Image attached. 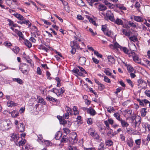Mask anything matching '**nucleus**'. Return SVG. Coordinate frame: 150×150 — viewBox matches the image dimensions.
I'll return each mask as SVG.
<instances>
[{"mask_svg":"<svg viewBox=\"0 0 150 150\" xmlns=\"http://www.w3.org/2000/svg\"><path fill=\"white\" fill-rule=\"evenodd\" d=\"M70 45L72 48L70 52L72 54H74L76 52V50L78 49L80 47L79 44L77 42V41H73L71 42Z\"/></svg>","mask_w":150,"mask_h":150,"instance_id":"nucleus-1","label":"nucleus"},{"mask_svg":"<svg viewBox=\"0 0 150 150\" xmlns=\"http://www.w3.org/2000/svg\"><path fill=\"white\" fill-rule=\"evenodd\" d=\"M135 115H133V116H132L130 117V118L131 119V121L132 123H133L134 124L135 127H136L137 126H138L141 123V121H140L141 118L139 117L138 118V119L137 120V118H136Z\"/></svg>","mask_w":150,"mask_h":150,"instance_id":"nucleus-2","label":"nucleus"},{"mask_svg":"<svg viewBox=\"0 0 150 150\" xmlns=\"http://www.w3.org/2000/svg\"><path fill=\"white\" fill-rule=\"evenodd\" d=\"M21 71L24 74L27 75L28 74V70L29 69V66L25 63H23L21 67H20Z\"/></svg>","mask_w":150,"mask_h":150,"instance_id":"nucleus-3","label":"nucleus"},{"mask_svg":"<svg viewBox=\"0 0 150 150\" xmlns=\"http://www.w3.org/2000/svg\"><path fill=\"white\" fill-rule=\"evenodd\" d=\"M106 16L108 18L109 20L112 22L115 19L114 16L112 12L110 11H108L106 13Z\"/></svg>","mask_w":150,"mask_h":150,"instance_id":"nucleus-4","label":"nucleus"},{"mask_svg":"<svg viewBox=\"0 0 150 150\" xmlns=\"http://www.w3.org/2000/svg\"><path fill=\"white\" fill-rule=\"evenodd\" d=\"M25 126L23 123H20L16 127L17 130L18 132H23L24 131Z\"/></svg>","mask_w":150,"mask_h":150,"instance_id":"nucleus-5","label":"nucleus"},{"mask_svg":"<svg viewBox=\"0 0 150 150\" xmlns=\"http://www.w3.org/2000/svg\"><path fill=\"white\" fill-rule=\"evenodd\" d=\"M95 5H98V9L100 11H104L107 9V7L103 4H99L98 3L94 4Z\"/></svg>","mask_w":150,"mask_h":150,"instance_id":"nucleus-6","label":"nucleus"},{"mask_svg":"<svg viewBox=\"0 0 150 150\" xmlns=\"http://www.w3.org/2000/svg\"><path fill=\"white\" fill-rule=\"evenodd\" d=\"M107 59L108 60V62H109V64H115V60L112 56L111 55H108L107 57Z\"/></svg>","mask_w":150,"mask_h":150,"instance_id":"nucleus-7","label":"nucleus"},{"mask_svg":"<svg viewBox=\"0 0 150 150\" xmlns=\"http://www.w3.org/2000/svg\"><path fill=\"white\" fill-rule=\"evenodd\" d=\"M99 130L101 134L104 135L105 133L106 128L104 125H102L98 126Z\"/></svg>","mask_w":150,"mask_h":150,"instance_id":"nucleus-8","label":"nucleus"},{"mask_svg":"<svg viewBox=\"0 0 150 150\" xmlns=\"http://www.w3.org/2000/svg\"><path fill=\"white\" fill-rule=\"evenodd\" d=\"M86 60V59L85 57H79V63L82 65H85Z\"/></svg>","mask_w":150,"mask_h":150,"instance_id":"nucleus-9","label":"nucleus"},{"mask_svg":"<svg viewBox=\"0 0 150 150\" xmlns=\"http://www.w3.org/2000/svg\"><path fill=\"white\" fill-rule=\"evenodd\" d=\"M112 22L118 25H122L123 24V21L120 19L117 18L116 20L115 19H114V21Z\"/></svg>","mask_w":150,"mask_h":150,"instance_id":"nucleus-10","label":"nucleus"},{"mask_svg":"<svg viewBox=\"0 0 150 150\" xmlns=\"http://www.w3.org/2000/svg\"><path fill=\"white\" fill-rule=\"evenodd\" d=\"M87 113L90 114L92 116H94L96 114V111L93 108H88L87 110Z\"/></svg>","mask_w":150,"mask_h":150,"instance_id":"nucleus-11","label":"nucleus"},{"mask_svg":"<svg viewBox=\"0 0 150 150\" xmlns=\"http://www.w3.org/2000/svg\"><path fill=\"white\" fill-rule=\"evenodd\" d=\"M62 135V132L61 131L57 132L55 136V138L56 140H59Z\"/></svg>","mask_w":150,"mask_h":150,"instance_id":"nucleus-12","label":"nucleus"},{"mask_svg":"<svg viewBox=\"0 0 150 150\" xmlns=\"http://www.w3.org/2000/svg\"><path fill=\"white\" fill-rule=\"evenodd\" d=\"M37 99L38 100V103L42 104L43 105H45L46 104V103L45 102L43 99L40 96H38L37 97Z\"/></svg>","mask_w":150,"mask_h":150,"instance_id":"nucleus-13","label":"nucleus"},{"mask_svg":"<svg viewBox=\"0 0 150 150\" xmlns=\"http://www.w3.org/2000/svg\"><path fill=\"white\" fill-rule=\"evenodd\" d=\"M116 7L119 8L120 9L122 10H127L126 8L124 6L123 4H116Z\"/></svg>","mask_w":150,"mask_h":150,"instance_id":"nucleus-14","label":"nucleus"},{"mask_svg":"<svg viewBox=\"0 0 150 150\" xmlns=\"http://www.w3.org/2000/svg\"><path fill=\"white\" fill-rule=\"evenodd\" d=\"M11 140L13 141H17L19 138V135L15 133H13L11 134Z\"/></svg>","mask_w":150,"mask_h":150,"instance_id":"nucleus-15","label":"nucleus"},{"mask_svg":"<svg viewBox=\"0 0 150 150\" xmlns=\"http://www.w3.org/2000/svg\"><path fill=\"white\" fill-rule=\"evenodd\" d=\"M13 15L14 16L21 21L25 20L24 18L20 14L16 13L14 14Z\"/></svg>","mask_w":150,"mask_h":150,"instance_id":"nucleus-16","label":"nucleus"},{"mask_svg":"<svg viewBox=\"0 0 150 150\" xmlns=\"http://www.w3.org/2000/svg\"><path fill=\"white\" fill-rule=\"evenodd\" d=\"M72 71L73 73L77 74L79 76H82L83 75V73L80 71L79 70L76 68H74Z\"/></svg>","mask_w":150,"mask_h":150,"instance_id":"nucleus-17","label":"nucleus"},{"mask_svg":"<svg viewBox=\"0 0 150 150\" xmlns=\"http://www.w3.org/2000/svg\"><path fill=\"white\" fill-rule=\"evenodd\" d=\"M47 100L49 101H51L53 102H56L57 101V100L56 99L50 96H48L46 98Z\"/></svg>","mask_w":150,"mask_h":150,"instance_id":"nucleus-18","label":"nucleus"},{"mask_svg":"<svg viewBox=\"0 0 150 150\" xmlns=\"http://www.w3.org/2000/svg\"><path fill=\"white\" fill-rule=\"evenodd\" d=\"M76 2L80 6H83L85 5V3L82 0H76Z\"/></svg>","mask_w":150,"mask_h":150,"instance_id":"nucleus-19","label":"nucleus"},{"mask_svg":"<svg viewBox=\"0 0 150 150\" xmlns=\"http://www.w3.org/2000/svg\"><path fill=\"white\" fill-rule=\"evenodd\" d=\"M121 49L120 50L123 51L124 53L126 54H128L129 52H130V50H131V49H128L126 47H121Z\"/></svg>","mask_w":150,"mask_h":150,"instance_id":"nucleus-20","label":"nucleus"},{"mask_svg":"<svg viewBox=\"0 0 150 150\" xmlns=\"http://www.w3.org/2000/svg\"><path fill=\"white\" fill-rule=\"evenodd\" d=\"M40 143L42 145H45L47 146H51L52 145L51 141H40Z\"/></svg>","mask_w":150,"mask_h":150,"instance_id":"nucleus-21","label":"nucleus"},{"mask_svg":"<svg viewBox=\"0 0 150 150\" xmlns=\"http://www.w3.org/2000/svg\"><path fill=\"white\" fill-rule=\"evenodd\" d=\"M146 110V108H143L141 110L140 112L142 116L144 117L146 116L147 113V111Z\"/></svg>","mask_w":150,"mask_h":150,"instance_id":"nucleus-22","label":"nucleus"},{"mask_svg":"<svg viewBox=\"0 0 150 150\" xmlns=\"http://www.w3.org/2000/svg\"><path fill=\"white\" fill-rule=\"evenodd\" d=\"M17 105V104L15 103L13 101L9 100L7 102V105L8 107H11L12 106H16Z\"/></svg>","mask_w":150,"mask_h":150,"instance_id":"nucleus-23","label":"nucleus"},{"mask_svg":"<svg viewBox=\"0 0 150 150\" xmlns=\"http://www.w3.org/2000/svg\"><path fill=\"white\" fill-rule=\"evenodd\" d=\"M133 60L135 62L138 64H141V60L137 55H135L133 57Z\"/></svg>","mask_w":150,"mask_h":150,"instance_id":"nucleus-24","label":"nucleus"},{"mask_svg":"<svg viewBox=\"0 0 150 150\" xmlns=\"http://www.w3.org/2000/svg\"><path fill=\"white\" fill-rule=\"evenodd\" d=\"M134 19L135 21L138 22H142L143 21L142 18L140 16H134Z\"/></svg>","mask_w":150,"mask_h":150,"instance_id":"nucleus-25","label":"nucleus"},{"mask_svg":"<svg viewBox=\"0 0 150 150\" xmlns=\"http://www.w3.org/2000/svg\"><path fill=\"white\" fill-rule=\"evenodd\" d=\"M73 110L74 112V114L75 115H77L79 114V112L78 110V108L77 106H74L73 107Z\"/></svg>","mask_w":150,"mask_h":150,"instance_id":"nucleus-26","label":"nucleus"},{"mask_svg":"<svg viewBox=\"0 0 150 150\" xmlns=\"http://www.w3.org/2000/svg\"><path fill=\"white\" fill-rule=\"evenodd\" d=\"M120 122L121 123L122 126L123 127H127L129 125V124L128 123L126 122L125 120H122V119L121 120Z\"/></svg>","mask_w":150,"mask_h":150,"instance_id":"nucleus-27","label":"nucleus"},{"mask_svg":"<svg viewBox=\"0 0 150 150\" xmlns=\"http://www.w3.org/2000/svg\"><path fill=\"white\" fill-rule=\"evenodd\" d=\"M25 41V45L29 48H30L32 47V44L31 42L28 40L25 39L23 40Z\"/></svg>","mask_w":150,"mask_h":150,"instance_id":"nucleus-28","label":"nucleus"},{"mask_svg":"<svg viewBox=\"0 0 150 150\" xmlns=\"http://www.w3.org/2000/svg\"><path fill=\"white\" fill-rule=\"evenodd\" d=\"M127 69L129 72H135V70L131 66L129 65L127 67Z\"/></svg>","mask_w":150,"mask_h":150,"instance_id":"nucleus-29","label":"nucleus"},{"mask_svg":"<svg viewBox=\"0 0 150 150\" xmlns=\"http://www.w3.org/2000/svg\"><path fill=\"white\" fill-rule=\"evenodd\" d=\"M14 142L16 145L19 146H22L25 143V141H14Z\"/></svg>","mask_w":150,"mask_h":150,"instance_id":"nucleus-30","label":"nucleus"},{"mask_svg":"<svg viewBox=\"0 0 150 150\" xmlns=\"http://www.w3.org/2000/svg\"><path fill=\"white\" fill-rule=\"evenodd\" d=\"M38 47V49L40 50H44L46 52H48V51L49 50V49L45 47V46L42 45H39Z\"/></svg>","mask_w":150,"mask_h":150,"instance_id":"nucleus-31","label":"nucleus"},{"mask_svg":"<svg viewBox=\"0 0 150 150\" xmlns=\"http://www.w3.org/2000/svg\"><path fill=\"white\" fill-rule=\"evenodd\" d=\"M108 28L107 27V24H105V25H102L101 30L104 33L106 31L108 30Z\"/></svg>","mask_w":150,"mask_h":150,"instance_id":"nucleus-32","label":"nucleus"},{"mask_svg":"<svg viewBox=\"0 0 150 150\" xmlns=\"http://www.w3.org/2000/svg\"><path fill=\"white\" fill-rule=\"evenodd\" d=\"M13 81H14L17 82L18 83L20 84H22L23 83L22 80L19 78H13Z\"/></svg>","mask_w":150,"mask_h":150,"instance_id":"nucleus-33","label":"nucleus"},{"mask_svg":"<svg viewBox=\"0 0 150 150\" xmlns=\"http://www.w3.org/2000/svg\"><path fill=\"white\" fill-rule=\"evenodd\" d=\"M113 115L114 116L116 117V119L119 121L120 122L121 121V120H122V119L121 118L120 115L118 113H115Z\"/></svg>","mask_w":150,"mask_h":150,"instance_id":"nucleus-34","label":"nucleus"},{"mask_svg":"<svg viewBox=\"0 0 150 150\" xmlns=\"http://www.w3.org/2000/svg\"><path fill=\"white\" fill-rule=\"evenodd\" d=\"M105 88V85L102 83L99 84V85L98 86V89L100 91L103 90Z\"/></svg>","mask_w":150,"mask_h":150,"instance_id":"nucleus-35","label":"nucleus"},{"mask_svg":"<svg viewBox=\"0 0 150 150\" xmlns=\"http://www.w3.org/2000/svg\"><path fill=\"white\" fill-rule=\"evenodd\" d=\"M19 48L17 46H15L12 49V51L16 54H18L19 51Z\"/></svg>","mask_w":150,"mask_h":150,"instance_id":"nucleus-36","label":"nucleus"},{"mask_svg":"<svg viewBox=\"0 0 150 150\" xmlns=\"http://www.w3.org/2000/svg\"><path fill=\"white\" fill-rule=\"evenodd\" d=\"M128 55V57H132L133 58V57L134 56H135V54L134 52L133 51V50H130V52H129L128 54H127Z\"/></svg>","mask_w":150,"mask_h":150,"instance_id":"nucleus-37","label":"nucleus"},{"mask_svg":"<svg viewBox=\"0 0 150 150\" xmlns=\"http://www.w3.org/2000/svg\"><path fill=\"white\" fill-rule=\"evenodd\" d=\"M66 112L68 113L70 115L71 114L72 112V110L69 107L67 106H66Z\"/></svg>","mask_w":150,"mask_h":150,"instance_id":"nucleus-38","label":"nucleus"},{"mask_svg":"<svg viewBox=\"0 0 150 150\" xmlns=\"http://www.w3.org/2000/svg\"><path fill=\"white\" fill-rule=\"evenodd\" d=\"M18 113L16 111L13 110L11 112V115L13 117H16L18 116Z\"/></svg>","mask_w":150,"mask_h":150,"instance_id":"nucleus-39","label":"nucleus"},{"mask_svg":"<svg viewBox=\"0 0 150 150\" xmlns=\"http://www.w3.org/2000/svg\"><path fill=\"white\" fill-rule=\"evenodd\" d=\"M129 39L130 40L132 41L133 42H135L138 41L137 38L136 37L134 36L130 37H129Z\"/></svg>","mask_w":150,"mask_h":150,"instance_id":"nucleus-40","label":"nucleus"},{"mask_svg":"<svg viewBox=\"0 0 150 150\" xmlns=\"http://www.w3.org/2000/svg\"><path fill=\"white\" fill-rule=\"evenodd\" d=\"M104 33L105 35L107 36L108 37L111 36V31L109 30V29L108 30L106 31Z\"/></svg>","mask_w":150,"mask_h":150,"instance_id":"nucleus-41","label":"nucleus"},{"mask_svg":"<svg viewBox=\"0 0 150 150\" xmlns=\"http://www.w3.org/2000/svg\"><path fill=\"white\" fill-rule=\"evenodd\" d=\"M65 119L63 118L62 120L60 121V123L64 126H65L67 124V120H66Z\"/></svg>","mask_w":150,"mask_h":150,"instance_id":"nucleus-42","label":"nucleus"},{"mask_svg":"<svg viewBox=\"0 0 150 150\" xmlns=\"http://www.w3.org/2000/svg\"><path fill=\"white\" fill-rule=\"evenodd\" d=\"M144 62L145 63H142V64L143 65H146L147 66H150V61L147 60H145L144 61Z\"/></svg>","mask_w":150,"mask_h":150,"instance_id":"nucleus-43","label":"nucleus"},{"mask_svg":"<svg viewBox=\"0 0 150 150\" xmlns=\"http://www.w3.org/2000/svg\"><path fill=\"white\" fill-rule=\"evenodd\" d=\"M94 54L96 55L97 57L100 58H102L103 56L102 54H100L98 51H95L94 52Z\"/></svg>","mask_w":150,"mask_h":150,"instance_id":"nucleus-44","label":"nucleus"},{"mask_svg":"<svg viewBox=\"0 0 150 150\" xmlns=\"http://www.w3.org/2000/svg\"><path fill=\"white\" fill-rule=\"evenodd\" d=\"M24 21V24H26L28 25V27H29L31 26V24L30 23V21L28 20H25H25Z\"/></svg>","mask_w":150,"mask_h":150,"instance_id":"nucleus-45","label":"nucleus"},{"mask_svg":"<svg viewBox=\"0 0 150 150\" xmlns=\"http://www.w3.org/2000/svg\"><path fill=\"white\" fill-rule=\"evenodd\" d=\"M88 19H89L90 22L92 23L93 25H96V22L93 18H91L90 17H88Z\"/></svg>","mask_w":150,"mask_h":150,"instance_id":"nucleus-46","label":"nucleus"},{"mask_svg":"<svg viewBox=\"0 0 150 150\" xmlns=\"http://www.w3.org/2000/svg\"><path fill=\"white\" fill-rule=\"evenodd\" d=\"M94 131L92 128H90L88 129V132L89 134L92 136L93 135V134H94Z\"/></svg>","mask_w":150,"mask_h":150,"instance_id":"nucleus-47","label":"nucleus"},{"mask_svg":"<svg viewBox=\"0 0 150 150\" xmlns=\"http://www.w3.org/2000/svg\"><path fill=\"white\" fill-rule=\"evenodd\" d=\"M137 81V83H138V84H137V85L138 86L140 85L143 83L144 82L145 83V84L146 85V82H144V81L142 80V79H139Z\"/></svg>","mask_w":150,"mask_h":150,"instance_id":"nucleus-48","label":"nucleus"},{"mask_svg":"<svg viewBox=\"0 0 150 150\" xmlns=\"http://www.w3.org/2000/svg\"><path fill=\"white\" fill-rule=\"evenodd\" d=\"M87 122L88 124L90 125H91L93 123L92 119L91 118H88L86 121Z\"/></svg>","mask_w":150,"mask_h":150,"instance_id":"nucleus-49","label":"nucleus"},{"mask_svg":"<svg viewBox=\"0 0 150 150\" xmlns=\"http://www.w3.org/2000/svg\"><path fill=\"white\" fill-rule=\"evenodd\" d=\"M92 136L95 139L97 140L99 139L100 137L99 135L97 133H94V134H93V135Z\"/></svg>","mask_w":150,"mask_h":150,"instance_id":"nucleus-50","label":"nucleus"},{"mask_svg":"<svg viewBox=\"0 0 150 150\" xmlns=\"http://www.w3.org/2000/svg\"><path fill=\"white\" fill-rule=\"evenodd\" d=\"M108 68H107L105 69V71H104V73L106 74L107 75L111 76L112 75V73H110L109 71L107 70V69H108Z\"/></svg>","mask_w":150,"mask_h":150,"instance_id":"nucleus-51","label":"nucleus"},{"mask_svg":"<svg viewBox=\"0 0 150 150\" xmlns=\"http://www.w3.org/2000/svg\"><path fill=\"white\" fill-rule=\"evenodd\" d=\"M46 75L47 77V79L49 80H51L52 79V78L50 76L51 75V74L48 71H46Z\"/></svg>","mask_w":150,"mask_h":150,"instance_id":"nucleus-52","label":"nucleus"},{"mask_svg":"<svg viewBox=\"0 0 150 150\" xmlns=\"http://www.w3.org/2000/svg\"><path fill=\"white\" fill-rule=\"evenodd\" d=\"M122 32L123 34H125L126 36H129L130 35L129 33L127 32L126 30L124 29L122 30Z\"/></svg>","mask_w":150,"mask_h":150,"instance_id":"nucleus-53","label":"nucleus"},{"mask_svg":"<svg viewBox=\"0 0 150 150\" xmlns=\"http://www.w3.org/2000/svg\"><path fill=\"white\" fill-rule=\"evenodd\" d=\"M104 81L108 83H110L111 81L110 79L107 76H104Z\"/></svg>","mask_w":150,"mask_h":150,"instance_id":"nucleus-54","label":"nucleus"},{"mask_svg":"<svg viewBox=\"0 0 150 150\" xmlns=\"http://www.w3.org/2000/svg\"><path fill=\"white\" fill-rule=\"evenodd\" d=\"M107 111L111 113V111H115V109L113 107H110L108 108Z\"/></svg>","mask_w":150,"mask_h":150,"instance_id":"nucleus-55","label":"nucleus"},{"mask_svg":"<svg viewBox=\"0 0 150 150\" xmlns=\"http://www.w3.org/2000/svg\"><path fill=\"white\" fill-rule=\"evenodd\" d=\"M128 25H130L131 27H133L134 28H136L137 27L136 25L134 23L130 21L128 22Z\"/></svg>","mask_w":150,"mask_h":150,"instance_id":"nucleus-56","label":"nucleus"},{"mask_svg":"<svg viewBox=\"0 0 150 150\" xmlns=\"http://www.w3.org/2000/svg\"><path fill=\"white\" fill-rule=\"evenodd\" d=\"M127 81L129 84L130 85L132 88H133L134 86V84L129 79H127Z\"/></svg>","mask_w":150,"mask_h":150,"instance_id":"nucleus-57","label":"nucleus"},{"mask_svg":"<svg viewBox=\"0 0 150 150\" xmlns=\"http://www.w3.org/2000/svg\"><path fill=\"white\" fill-rule=\"evenodd\" d=\"M140 4L139 3L138 1H136L135 3L134 6L136 8H138L139 9H137V10L139 11V8L140 7Z\"/></svg>","mask_w":150,"mask_h":150,"instance_id":"nucleus-58","label":"nucleus"},{"mask_svg":"<svg viewBox=\"0 0 150 150\" xmlns=\"http://www.w3.org/2000/svg\"><path fill=\"white\" fill-rule=\"evenodd\" d=\"M69 115H70L67 112H66L64 114L63 116V118L68 119L69 118Z\"/></svg>","mask_w":150,"mask_h":150,"instance_id":"nucleus-59","label":"nucleus"},{"mask_svg":"<svg viewBox=\"0 0 150 150\" xmlns=\"http://www.w3.org/2000/svg\"><path fill=\"white\" fill-rule=\"evenodd\" d=\"M105 144L107 146H110L113 144L112 141H105Z\"/></svg>","mask_w":150,"mask_h":150,"instance_id":"nucleus-60","label":"nucleus"},{"mask_svg":"<svg viewBox=\"0 0 150 150\" xmlns=\"http://www.w3.org/2000/svg\"><path fill=\"white\" fill-rule=\"evenodd\" d=\"M122 46H120L117 42H115L114 45H113V47L115 48H119L120 49H121V47H122Z\"/></svg>","mask_w":150,"mask_h":150,"instance_id":"nucleus-61","label":"nucleus"},{"mask_svg":"<svg viewBox=\"0 0 150 150\" xmlns=\"http://www.w3.org/2000/svg\"><path fill=\"white\" fill-rule=\"evenodd\" d=\"M137 100L139 102V105L142 106H144V102L142 100H141L140 99H137Z\"/></svg>","mask_w":150,"mask_h":150,"instance_id":"nucleus-62","label":"nucleus"},{"mask_svg":"<svg viewBox=\"0 0 150 150\" xmlns=\"http://www.w3.org/2000/svg\"><path fill=\"white\" fill-rule=\"evenodd\" d=\"M17 35L20 37L23 40H24L25 39L23 37V35L21 32L20 31H18L17 33Z\"/></svg>","mask_w":150,"mask_h":150,"instance_id":"nucleus-63","label":"nucleus"},{"mask_svg":"<svg viewBox=\"0 0 150 150\" xmlns=\"http://www.w3.org/2000/svg\"><path fill=\"white\" fill-rule=\"evenodd\" d=\"M144 93L147 96H148V97H150V90H146L145 91Z\"/></svg>","mask_w":150,"mask_h":150,"instance_id":"nucleus-64","label":"nucleus"}]
</instances>
